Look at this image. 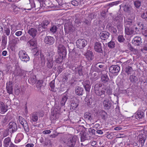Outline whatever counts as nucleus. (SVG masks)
Masks as SVG:
<instances>
[{
  "label": "nucleus",
  "instance_id": "nucleus-4",
  "mask_svg": "<svg viewBox=\"0 0 147 147\" xmlns=\"http://www.w3.org/2000/svg\"><path fill=\"white\" fill-rule=\"evenodd\" d=\"M9 131L11 133L16 131L18 129L17 124L16 123L11 121L10 122L7 126Z\"/></svg>",
  "mask_w": 147,
  "mask_h": 147
},
{
  "label": "nucleus",
  "instance_id": "nucleus-33",
  "mask_svg": "<svg viewBox=\"0 0 147 147\" xmlns=\"http://www.w3.org/2000/svg\"><path fill=\"white\" fill-rule=\"evenodd\" d=\"M92 114L88 112H86L84 114V117L86 120L91 121L93 119Z\"/></svg>",
  "mask_w": 147,
  "mask_h": 147
},
{
  "label": "nucleus",
  "instance_id": "nucleus-58",
  "mask_svg": "<svg viewBox=\"0 0 147 147\" xmlns=\"http://www.w3.org/2000/svg\"><path fill=\"white\" fill-rule=\"evenodd\" d=\"M74 44L72 43H70L68 45V47L69 49V51H72L74 49Z\"/></svg>",
  "mask_w": 147,
  "mask_h": 147
},
{
  "label": "nucleus",
  "instance_id": "nucleus-15",
  "mask_svg": "<svg viewBox=\"0 0 147 147\" xmlns=\"http://www.w3.org/2000/svg\"><path fill=\"white\" fill-rule=\"evenodd\" d=\"M94 49L96 52L102 53L103 51L101 43L98 42H96L94 44Z\"/></svg>",
  "mask_w": 147,
  "mask_h": 147
},
{
  "label": "nucleus",
  "instance_id": "nucleus-8",
  "mask_svg": "<svg viewBox=\"0 0 147 147\" xmlns=\"http://www.w3.org/2000/svg\"><path fill=\"white\" fill-rule=\"evenodd\" d=\"M109 70L110 73L117 75L120 71V67L117 65H112L109 67Z\"/></svg>",
  "mask_w": 147,
  "mask_h": 147
},
{
  "label": "nucleus",
  "instance_id": "nucleus-38",
  "mask_svg": "<svg viewBox=\"0 0 147 147\" xmlns=\"http://www.w3.org/2000/svg\"><path fill=\"white\" fill-rule=\"evenodd\" d=\"M125 71L127 75H129L133 72V70L131 67L127 65L126 66Z\"/></svg>",
  "mask_w": 147,
  "mask_h": 147
},
{
  "label": "nucleus",
  "instance_id": "nucleus-47",
  "mask_svg": "<svg viewBox=\"0 0 147 147\" xmlns=\"http://www.w3.org/2000/svg\"><path fill=\"white\" fill-rule=\"evenodd\" d=\"M129 80L130 82L132 83H135L138 80L136 76L133 75L130 76Z\"/></svg>",
  "mask_w": 147,
  "mask_h": 147
},
{
  "label": "nucleus",
  "instance_id": "nucleus-3",
  "mask_svg": "<svg viewBox=\"0 0 147 147\" xmlns=\"http://www.w3.org/2000/svg\"><path fill=\"white\" fill-rule=\"evenodd\" d=\"M19 58L22 61L26 63L30 60L29 57L24 51H20L19 53Z\"/></svg>",
  "mask_w": 147,
  "mask_h": 147
},
{
  "label": "nucleus",
  "instance_id": "nucleus-57",
  "mask_svg": "<svg viewBox=\"0 0 147 147\" xmlns=\"http://www.w3.org/2000/svg\"><path fill=\"white\" fill-rule=\"evenodd\" d=\"M141 17L147 21V11L144 12L141 15Z\"/></svg>",
  "mask_w": 147,
  "mask_h": 147
},
{
  "label": "nucleus",
  "instance_id": "nucleus-28",
  "mask_svg": "<svg viewBox=\"0 0 147 147\" xmlns=\"http://www.w3.org/2000/svg\"><path fill=\"white\" fill-rule=\"evenodd\" d=\"M109 80V77L107 73L102 75L101 76V81L103 83H106L108 82Z\"/></svg>",
  "mask_w": 147,
  "mask_h": 147
},
{
  "label": "nucleus",
  "instance_id": "nucleus-40",
  "mask_svg": "<svg viewBox=\"0 0 147 147\" xmlns=\"http://www.w3.org/2000/svg\"><path fill=\"white\" fill-rule=\"evenodd\" d=\"M99 115L102 119L105 120L107 117V114L104 111L102 110L99 112Z\"/></svg>",
  "mask_w": 147,
  "mask_h": 147
},
{
  "label": "nucleus",
  "instance_id": "nucleus-41",
  "mask_svg": "<svg viewBox=\"0 0 147 147\" xmlns=\"http://www.w3.org/2000/svg\"><path fill=\"white\" fill-rule=\"evenodd\" d=\"M134 4L135 7L137 9L139 8L141 5V2L140 0H136L134 1Z\"/></svg>",
  "mask_w": 147,
  "mask_h": 147
},
{
  "label": "nucleus",
  "instance_id": "nucleus-12",
  "mask_svg": "<svg viewBox=\"0 0 147 147\" xmlns=\"http://www.w3.org/2000/svg\"><path fill=\"white\" fill-rule=\"evenodd\" d=\"M125 33L127 35H131L134 33L133 26H125Z\"/></svg>",
  "mask_w": 147,
  "mask_h": 147
},
{
  "label": "nucleus",
  "instance_id": "nucleus-48",
  "mask_svg": "<svg viewBox=\"0 0 147 147\" xmlns=\"http://www.w3.org/2000/svg\"><path fill=\"white\" fill-rule=\"evenodd\" d=\"M123 23L119 21L117 24V27L119 31H121L123 29Z\"/></svg>",
  "mask_w": 147,
  "mask_h": 147
},
{
  "label": "nucleus",
  "instance_id": "nucleus-18",
  "mask_svg": "<svg viewBox=\"0 0 147 147\" xmlns=\"http://www.w3.org/2000/svg\"><path fill=\"white\" fill-rule=\"evenodd\" d=\"M141 40L142 39L140 37L136 36L132 40V43L134 45L136 46H140L142 43Z\"/></svg>",
  "mask_w": 147,
  "mask_h": 147
},
{
  "label": "nucleus",
  "instance_id": "nucleus-32",
  "mask_svg": "<svg viewBox=\"0 0 147 147\" xmlns=\"http://www.w3.org/2000/svg\"><path fill=\"white\" fill-rule=\"evenodd\" d=\"M123 10L125 12L130 13L133 11V9L130 5H125L123 7Z\"/></svg>",
  "mask_w": 147,
  "mask_h": 147
},
{
  "label": "nucleus",
  "instance_id": "nucleus-53",
  "mask_svg": "<svg viewBox=\"0 0 147 147\" xmlns=\"http://www.w3.org/2000/svg\"><path fill=\"white\" fill-rule=\"evenodd\" d=\"M57 29V27L56 26L53 25L50 28V31L53 33H55Z\"/></svg>",
  "mask_w": 147,
  "mask_h": 147
},
{
  "label": "nucleus",
  "instance_id": "nucleus-11",
  "mask_svg": "<svg viewBox=\"0 0 147 147\" xmlns=\"http://www.w3.org/2000/svg\"><path fill=\"white\" fill-rule=\"evenodd\" d=\"M110 35V33L108 32L103 31L100 32L99 36L100 38L102 40H105L108 39Z\"/></svg>",
  "mask_w": 147,
  "mask_h": 147
},
{
  "label": "nucleus",
  "instance_id": "nucleus-20",
  "mask_svg": "<svg viewBox=\"0 0 147 147\" xmlns=\"http://www.w3.org/2000/svg\"><path fill=\"white\" fill-rule=\"evenodd\" d=\"M13 84L11 82H9L6 84V89L7 91V92L9 94H12L13 90Z\"/></svg>",
  "mask_w": 147,
  "mask_h": 147
},
{
  "label": "nucleus",
  "instance_id": "nucleus-37",
  "mask_svg": "<svg viewBox=\"0 0 147 147\" xmlns=\"http://www.w3.org/2000/svg\"><path fill=\"white\" fill-rule=\"evenodd\" d=\"M90 138V136L86 133H84L81 135V142H84L86 140H89Z\"/></svg>",
  "mask_w": 147,
  "mask_h": 147
},
{
  "label": "nucleus",
  "instance_id": "nucleus-21",
  "mask_svg": "<svg viewBox=\"0 0 147 147\" xmlns=\"http://www.w3.org/2000/svg\"><path fill=\"white\" fill-rule=\"evenodd\" d=\"M105 88H102L100 90H99L95 92L97 95L100 96L102 98H104L105 96Z\"/></svg>",
  "mask_w": 147,
  "mask_h": 147
},
{
  "label": "nucleus",
  "instance_id": "nucleus-36",
  "mask_svg": "<svg viewBox=\"0 0 147 147\" xmlns=\"http://www.w3.org/2000/svg\"><path fill=\"white\" fill-rule=\"evenodd\" d=\"M78 105L79 104L78 102H75L74 101H72L70 105V109L72 110H76Z\"/></svg>",
  "mask_w": 147,
  "mask_h": 147
},
{
  "label": "nucleus",
  "instance_id": "nucleus-9",
  "mask_svg": "<svg viewBox=\"0 0 147 147\" xmlns=\"http://www.w3.org/2000/svg\"><path fill=\"white\" fill-rule=\"evenodd\" d=\"M41 7H43L46 8H55L57 7V4H53L51 2L49 1L48 2L47 1H45L42 4Z\"/></svg>",
  "mask_w": 147,
  "mask_h": 147
},
{
  "label": "nucleus",
  "instance_id": "nucleus-39",
  "mask_svg": "<svg viewBox=\"0 0 147 147\" xmlns=\"http://www.w3.org/2000/svg\"><path fill=\"white\" fill-rule=\"evenodd\" d=\"M107 28L109 29V30L113 34H115L117 32V30L115 28L112 26L107 25Z\"/></svg>",
  "mask_w": 147,
  "mask_h": 147
},
{
  "label": "nucleus",
  "instance_id": "nucleus-2",
  "mask_svg": "<svg viewBox=\"0 0 147 147\" xmlns=\"http://www.w3.org/2000/svg\"><path fill=\"white\" fill-rule=\"evenodd\" d=\"M46 60H47L46 66L47 68L51 69L53 66L54 63L53 55L49 53H48L46 55Z\"/></svg>",
  "mask_w": 147,
  "mask_h": 147
},
{
  "label": "nucleus",
  "instance_id": "nucleus-31",
  "mask_svg": "<svg viewBox=\"0 0 147 147\" xmlns=\"http://www.w3.org/2000/svg\"><path fill=\"white\" fill-rule=\"evenodd\" d=\"M65 57L63 56L59 55L56 56L55 57V62L56 63L60 64L62 62L63 58H65Z\"/></svg>",
  "mask_w": 147,
  "mask_h": 147
},
{
  "label": "nucleus",
  "instance_id": "nucleus-22",
  "mask_svg": "<svg viewBox=\"0 0 147 147\" xmlns=\"http://www.w3.org/2000/svg\"><path fill=\"white\" fill-rule=\"evenodd\" d=\"M50 24V21L49 20H45L40 24V26L47 30L49 29L48 26Z\"/></svg>",
  "mask_w": 147,
  "mask_h": 147
},
{
  "label": "nucleus",
  "instance_id": "nucleus-10",
  "mask_svg": "<svg viewBox=\"0 0 147 147\" xmlns=\"http://www.w3.org/2000/svg\"><path fill=\"white\" fill-rule=\"evenodd\" d=\"M54 38L51 36H46L44 38V42L46 44L49 45H53L55 42Z\"/></svg>",
  "mask_w": 147,
  "mask_h": 147
},
{
  "label": "nucleus",
  "instance_id": "nucleus-24",
  "mask_svg": "<svg viewBox=\"0 0 147 147\" xmlns=\"http://www.w3.org/2000/svg\"><path fill=\"white\" fill-rule=\"evenodd\" d=\"M27 44L29 46L32 47H33V49H35V48L36 47V40L35 39L33 38L28 41Z\"/></svg>",
  "mask_w": 147,
  "mask_h": 147
},
{
  "label": "nucleus",
  "instance_id": "nucleus-6",
  "mask_svg": "<svg viewBox=\"0 0 147 147\" xmlns=\"http://www.w3.org/2000/svg\"><path fill=\"white\" fill-rule=\"evenodd\" d=\"M76 44L78 48L82 49L87 44V42L85 39H79L76 41Z\"/></svg>",
  "mask_w": 147,
  "mask_h": 147
},
{
  "label": "nucleus",
  "instance_id": "nucleus-60",
  "mask_svg": "<svg viewBox=\"0 0 147 147\" xmlns=\"http://www.w3.org/2000/svg\"><path fill=\"white\" fill-rule=\"evenodd\" d=\"M96 16V15L94 13L89 14L88 16V18L90 19L91 20L94 18Z\"/></svg>",
  "mask_w": 147,
  "mask_h": 147
},
{
  "label": "nucleus",
  "instance_id": "nucleus-44",
  "mask_svg": "<svg viewBox=\"0 0 147 147\" xmlns=\"http://www.w3.org/2000/svg\"><path fill=\"white\" fill-rule=\"evenodd\" d=\"M102 86V84L99 83L96 84L94 87V93L99 90L100 88Z\"/></svg>",
  "mask_w": 147,
  "mask_h": 147
},
{
  "label": "nucleus",
  "instance_id": "nucleus-61",
  "mask_svg": "<svg viewBox=\"0 0 147 147\" xmlns=\"http://www.w3.org/2000/svg\"><path fill=\"white\" fill-rule=\"evenodd\" d=\"M120 2V1H117L109 3V6H112L114 5H116L118 4Z\"/></svg>",
  "mask_w": 147,
  "mask_h": 147
},
{
  "label": "nucleus",
  "instance_id": "nucleus-27",
  "mask_svg": "<svg viewBox=\"0 0 147 147\" xmlns=\"http://www.w3.org/2000/svg\"><path fill=\"white\" fill-rule=\"evenodd\" d=\"M11 139L9 137L5 138L3 141V145L4 147H8L11 143Z\"/></svg>",
  "mask_w": 147,
  "mask_h": 147
},
{
  "label": "nucleus",
  "instance_id": "nucleus-19",
  "mask_svg": "<svg viewBox=\"0 0 147 147\" xmlns=\"http://www.w3.org/2000/svg\"><path fill=\"white\" fill-rule=\"evenodd\" d=\"M75 91L76 94L79 96H82L84 93V88L79 86L76 87Z\"/></svg>",
  "mask_w": 147,
  "mask_h": 147
},
{
  "label": "nucleus",
  "instance_id": "nucleus-55",
  "mask_svg": "<svg viewBox=\"0 0 147 147\" xmlns=\"http://www.w3.org/2000/svg\"><path fill=\"white\" fill-rule=\"evenodd\" d=\"M4 31L5 33L8 36L10 33V30L9 28L8 27H7L6 26L5 27H4Z\"/></svg>",
  "mask_w": 147,
  "mask_h": 147
},
{
  "label": "nucleus",
  "instance_id": "nucleus-5",
  "mask_svg": "<svg viewBox=\"0 0 147 147\" xmlns=\"http://www.w3.org/2000/svg\"><path fill=\"white\" fill-rule=\"evenodd\" d=\"M18 120L20 124L23 126L24 130L26 132H28L29 130V126L27 121L22 117L19 116Z\"/></svg>",
  "mask_w": 147,
  "mask_h": 147
},
{
  "label": "nucleus",
  "instance_id": "nucleus-23",
  "mask_svg": "<svg viewBox=\"0 0 147 147\" xmlns=\"http://www.w3.org/2000/svg\"><path fill=\"white\" fill-rule=\"evenodd\" d=\"M134 22V18H129L124 20L125 26H133V24Z\"/></svg>",
  "mask_w": 147,
  "mask_h": 147
},
{
  "label": "nucleus",
  "instance_id": "nucleus-29",
  "mask_svg": "<svg viewBox=\"0 0 147 147\" xmlns=\"http://www.w3.org/2000/svg\"><path fill=\"white\" fill-rule=\"evenodd\" d=\"M65 30L68 32H73L75 30V28L74 27L73 25L71 24L69 25H65Z\"/></svg>",
  "mask_w": 147,
  "mask_h": 147
},
{
  "label": "nucleus",
  "instance_id": "nucleus-34",
  "mask_svg": "<svg viewBox=\"0 0 147 147\" xmlns=\"http://www.w3.org/2000/svg\"><path fill=\"white\" fill-rule=\"evenodd\" d=\"M68 96L67 95H63L60 101V104L61 106H63L65 105L66 102L68 99Z\"/></svg>",
  "mask_w": 147,
  "mask_h": 147
},
{
  "label": "nucleus",
  "instance_id": "nucleus-13",
  "mask_svg": "<svg viewBox=\"0 0 147 147\" xmlns=\"http://www.w3.org/2000/svg\"><path fill=\"white\" fill-rule=\"evenodd\" d=\"M103 105L105 109L106 110H109L111 109L112 103L109 99H106L103 101Z\"/></svg>",
  "mask_w": 147,
  "mask_h": 147
},
{
  "label": "nucleus",
  "instance_id": "nucleus-45",
  "mask_svg": "<svg viewBox=\"0 0 147 147\" xmlns=\"http://www.w3.org/2000/svg\"><path fill=\"white\" fill-rule=\"evenodd\" d=\"M82 19L80 18H76L74 22L76 26H79L82 22Z\"/></svg>",
  "mask_w": 147,
  "mask_h": 147
},
{
  "label": "nucleus",
  "instance_id": "nucleus-17",
  "mask_svg": "<svg viewBox=\"0 0 147 147\" xmlns=\"http://www.w3.org/2000/svg\"><path fill=\"white\" fill-rule=\"evenodd\" d=\"M84 55L86 58L89 61H92L94 58L93 53L90 50H87L85 53Z\"/></svg>",
  "mask_w": 147,
  "mask_h": 147
},
{
  "label": "nucleus",
  "instance_id": "nucleus-51",
  "mask_svg": "<svg viewBox=\"0 0 147 147\" xmlns=\"http://www.w3.org/2000/svg\"><path fill=\"white\" fill-rule=\"evenodd\" d=\"M117 40L119 42H123L125 39L123 35H120L117 37Z\"/></svg>",
  "mask_w": 147,
  "mask_h": 147
},
{
  "label": "nucleus",
  "instance_id": "nucleus-30",
  "mask_svg": "<svg viewBox=\"0 0 147 147\" xmlns=\"http://www.w3.org/2000/svg\"><path fill=\"white\" fill-rule=\"evenodd\" d=\"M139 143L141 144V146H142L144 145L146 140V138L145 135L144 134H141V135H139Z\"/></svg>",
  "mask_w": 147,
  "mask_h": 147
},
{
  "label": "nucleus",
  "instance_id": "nucleus-25",
  "mask_svg": "<svg viewBox=\"0 0 147 147\" xmlns=\"http://www.w3.org/2000/svg\"><path fill=\"white\" fill-rule=\"evenodd\" d=\"M36 76L35 75L33 74L31 75L28 80L29 83L32 85L36 83Z\"/></svg>",
  "mask_w": 147,
  "mask_h": 147
},
{
  "label": "nucleus",
  "instance_id": "nucleus-63",
  "mask_svg": "<svg viewBox=\"0 0 147 147\" xmlns=\"http://www.w3.org/2000/svg\"><path fill=\"white\" fill-rule=\"evenodd\" d=\"M14 91L15 94L16 95H18L20 92L19 87H16L14 89Z\"/></svg>",
  "mask_w": 147,
  "mask_h": 147
},
{
  "label": "nucleus",
  "instance_id": "nucleus-62",
  "mask_svg": "<svg viewBox=\"0 0 147 147\" xmlns=\"http://www.w3.org/2000/svg\"><path fill=\"white\" fill-rule=\"evenodd\" d=\"M59 113H57L55 111L52 112L51 113V117L53 118V119H55L56 118V115H59Z\"/></svg>",
  "mask_w": 147,
  "mask_h": 147
},
{
  "label": "nucleus",
  "instance_id": "nucleus-49",
  "mask_svg": "<svg viewBox=\"0 0 147 147\" xmlns=\"http://www.w3.org/2000/svg\"><path fill=\"white\" fill-rule=\"evenodd\" d=\"M107 45L108 47L110 49H113L115 47V43L114 41L112 40L109 42Z\"/></svg>",
  "mask_w": 147,
  "mask_h": 147
},
{
  "label": "nucleus",
  "instance_id": "nucleus-59",
  "mask_svg": "<svg viewBox=\"0 0 147 147\" xmlns=\"http://www.w3.org/2000/svg\"><path fill=\"white\" fill-rule=\"evenodd\" d=\"M50 86L51 88V90L54 91L53 89L55 87V80L51 81L50 83Z\"/></svg>",
  "mask_w": 147,
  "mask_h": 147
},
{
  "label": "nucleus",
  "instance_id": "nucleus-46",
  "mask_svg": "<svg viewBox=\"0 0 147 147\" xmlns=\"http://www.w3.org/2000/svg\"><path fill=\"white\" fill-rule=\"evenodd\" d=\"M137 26L138 28V29L140 30V32L141 31L142 32V30L145 27L142 23L139 22L138 23Z\"/></svg>",
  "mask_w": 147,
  "mask_h": 147
},
{
  "label": "nucleus",
  "instance_id": "nucleus-52",
  "mask_svg": "<svg viewBox=\"0 0 147 147\" xmlns=\"http://www.w3.org/2000/svg\"><path fill=\"white\" fill-rule=\"evenodd\" d=\"M82 68V67H78L77 69V71L78 72V74L80 76H82L83 75Z\"/></svg>",
  "mask_w": 147,
  "mask_h": 147
},
{
  "label": "nucleus",
  "instance_id": "nucleus-56",
  "mask_svg": "<svg viewBox=\"0 0 147 147\" xmlns=\"http://www.w3.org/2000/svg\"><path fill=\"white\" fill-rule=\"evenodd\" d=\"M142 34L145 36L147 37V26H145L142 32Z\"/></svg>",
  "mask_w": 147,
  "mask_h": 147
},
{
  "label": "nucleus",
  "instance_id": "nucleus-16",
  "mask_svg": "<svg viewBox=\"0 0 147 147\" xmlns=\"http://www.w3.org/2000/svg\"><path fill=\"white\" fill-rule=\"evenodd\" d=\"M82 83L86 92L87 93H89L90 92L91 86L90 81L86 80Z\"/></svg>",
  "mask_w": 147,
  "mask_h": 147
},
{
  "label": "nucleus",
  "instance_id": "nucleus-64",
  "mask_svg": "<svg viewBox=\"0 0 147 147\" xmlns=\"http://www.w3.org/2000/svg\"><path fill=\"white\" fill-rule=\"evenodd\" d=\"M38 32H42L46 31L47 30L45 29H44L42 27H41V26H40V24L38 28Z\"/></svg>",
  "mask_w": 147,
  "mask_h": 147
},
{
  "label": "nucleus",
  "instance_id": "nucleus-35",
  "mask_svg": "<svg viewBox=\"0 0 147 147\" xmlns=\"http://www.w3.org/2000/svg\"><path fill=\"white\" fill-rule=\"evenodd\" d=\"M31 117V120L33 122L37 121L38 119V113L37 112H34L32 114Z\"/></svg>",
  "mask_w": 147,
  "mask_h": 147
},
{
  "label": "nucleus",
  "instance_id": "nucleus-7",
  "mask_svg": "<svg viewBox=\"0 0 147 147\" xmlns=\"http://www.w3.org/2000/svg\"><path fill=\"white\" fill-rule=\"evenodd\" d=\"M58 52L59 55L65 57L67 54V50L65 47L62 45L60 44L58 47Z\"/></svg>",
  "mask_w": 147,
  "mask_h": 147
},
{
  "label": "nucleus",
  "instance_id": "nucleus-50",
  "mask_svg": "<svg viewBox=\"0 0 147 147\" xmlns=\"http://www.w3.org/2000/svg\"><path fill=\"white\" fill-rule=\"evenodd\" d=\"M144 115L143 112L142 111L138 112H137L136 115V117L140 119L142 118L144 116Z\"/></svg>",
  "mask_w": 147,
  "mask_h": 147
},
{
  "label": "nucleus",
  "instance_id": "nucleus-1",
  "mask_svg": "<svg viewBox=\"0 0 147 147\" xmlns=\"http://www.w3.org/2000/svg\"><path fill=\"white\" fill-rule=\"evenodd\" d=\"M77 137L76 136H72L68 138L65 143L68 147H76L78 142Z\"/></svg>",
  "mask_w": 147,
  "mask_h": 147
},
{
  "label": "nucleus",
  "instance_id": "nucleus-42",
  "mask_svg": "<svg viewBox=\"0 0 147 147\" xmlns=\"http://www.w3.org/2000/svg\"><path fill=\"white\" fill-rule=\"evenodd\" d=\"M83 24L86 25V26H90L91 25V21L90 20H88L86 19H82V22Z\"/></svg>",
  "mask_w": 147,
  "mask_h": 147
},
{
  "label": "nucleus",
  "instance_id": "nucleus-14",
  "mask_svg": "<svg viewBox=\"0 0 147 147\" xmlns=\"http://www.w3.org/2000/svg\"><path fill=\"white\" fill-rule=\"evenodd\" d=\"M16 75L19 76L22 78H25L26 76V72L25 71L20 69H16L14 72Z\"/></svg>",
  "mask_w": 147,
  "mask_h": 147
},
{
  "label": "nucleus",
  "instance_id": "nucleus-26",
  "mask_svg": "<svg viewBox=\"0 0 147 147\" xmlns=\"http://www.w3.org/2000/svg\"><path fill=\"white\" fill-rule=\"evenodd\" d=\"M37 32V30L35 28H32L28 30V33L34 38L36 35Z\"/></svg>",
  "mask_w": 147,
  "mask_h": 147
},
{
  "label": "nucleus",
  "instance_id": "nucleus-43",
  "mask_svg": "<svg viewBox=\"0 0 147 147\" xmlns=\"http://www.w3.org/2000/svg\"><path fill=\"white\" fill-rule=\"evenodd\" d=\"M2 39L1 42V45L5 47L7 44V37L5 35L2 36Z\"/></svg>",
  "mask_w": 147,
  "mask_h": 147
},
{
  "label": "nucleus",
  "instance_id": "nucleus-54",
  "mask_svg": "<svg viewBox=\"0 0 147 147\" xmlns=\"http://www.w3.org/2000/svg\"><path fill=\"white\" fill-rule=\"evenodd\" d=\"M88 132L90 134L96 136V129L90 128L88 129Z\"/></svg>",
  "mask_w": 147,
  "mask_h": 147
}]
</instances>
